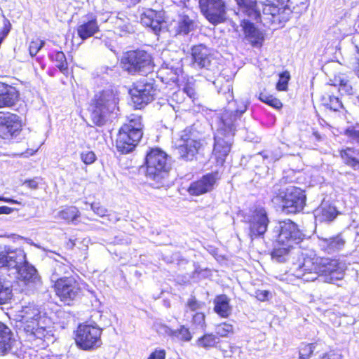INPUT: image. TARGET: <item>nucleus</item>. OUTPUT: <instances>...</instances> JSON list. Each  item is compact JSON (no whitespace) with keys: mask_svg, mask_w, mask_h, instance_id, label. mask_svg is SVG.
<instances>
[{"mask_svg":"<svg viewBox=\"0 0 359 359\" xmlns=\"http://www.w3.org/2000/svg\"><path fill=\"white\" fill-rule=\"evenodd\" d=\"M278 225V233L276 242L293 245L301 243L305 238L304 233L292 220L285 219L279 221Z\"/></svg>","mask_w":359,"mask_h":359,"instance_id":"4468645a","label":"nucleus"},{"mask_svg":"<svg viewBox=\"0 0 359 359\" xmlns=\"http://www.w3.org/2000/svg\"><path fill=\"white\" fill-rule=\"evenodd\" d=\"M20 116L11 111H0V138L11 141L18 137L22 130Z\"/></svg>","mask_w":359,"mask_h":359,"instance_id":"f8f14e48","label":"nucleus"},{"mask_svg":"<svg viewBox=\"0 0 359 359\" xmlns=\"http://www.w3.org/2000/svg\"><path fill=\"white\" fill-rule=\"evenodd\" d=\"M290 79L289 71L285 70L279 74V79L276 83V89L279 91H285L287 90L288 82Z\"/></svg>","mask_w":359,"mask_h":359,"instance_id":"a19ab883","label":"nucleus"},{"mask_svg":"<svg viewBox=\"0 0 359 359\" xmlns=\"http://www.w3.org/2000/svg\"><path fill=\"white\" fill-rule=\"evenodd\" d=\"M203 147L202 140L194 135V130L189 126L182 130L174 148L182 160L192 161Z\"/></svg>","mask_w":359,"mask_h":359,"instance_id":"9d476101","label":"nucleus"},{"mask_svg":"<svg viewBox=\"0 0 359 359\" xmlns=\"http://www.w3.org/2000/svg\"><path fill=\"white\" fill-rule=\"evenodd\" d=\"M100 30L97 18L93 15H90L86 21L82 22L76 27L78 36L82 40H86L92 37Z\"/></svg>","mask_w":359,"mask_h":359,"instance_id":"4be33fe9","label":"nucleus"},{"mask_svg":"<svg viewBox=\"0 0 359 359\" xmlns=\"http://www.w3.org/2000/svg\"><path fill=\"white\" fill-rule=\"evenodd\" d=\"M320 216L325 222H332L339 215L337 208L331 205L322 207L320 210Z\"/></svg>","mask_w":359,"mask_h":359,"instance_id":"4c0bfd02","label":"nucleus"},{"mask_svg":"<svg viewBox=\"0 0 359 359\" xmlns=\"http://www.w3.org/2000/svg\"><path fill=\"white\" fill-rule=\"evenodd\" d=\"M339 156L343 163L354 170H359V150L351 147L340 149Z\"/></svg>","mask_w":359,"mask_h":359,"instance_id":"5701e85b","label":"nucleus"},{"mask_svg":"<svg viewBox=\"0 0 359 359\" xmlns=\"http://www.w3.org/2000/svg\"><path fill=\"white\" fill-rule=\"evenodd\" d=\"M50 278L55 296L65 305L71 306L83 296L86 284L74 272L71 264L57 263Z\"/></svg>","mask_w":359,"mask_h":359,"instance_id":"f257e3e1","label":"nucleus"},{"mask_svg":"<svg viewBox=\"0 0 359 359\" xmlns=\"http://www.w3.org/2000/svg\"><path fill=\"white\" fill-rule=\"evenodd\" d=\"M245 222L248 225L249 237L251 240H254L264 237L270 220L265 208L257 206L251 210L249 219Z\"/></svg>","mask_w":359,"mask_h":359,"instance_id":"9b49d317","label":"nucleus"},{"mask_svg":"<svg viewBox=\"0 0 359 359\" xmlns=\"http://www.w3.org/2000/svg\"><path fill=\"white\" fill-rule=\"evenodd\" d=\"M327 108L334 111H339L344 108L342 102L339 97L334 95H329L328 100L325 103Z\"/></svg>","mask_w":359,"mask_h":359,"instance_id":"a18cd8bd","label":"nucleus"},{"mask_svg":"<svg viewBox=\"0 0 359 359\" xmlns=\"http://www.w3.org/2000/svg\"><path fill=\"white\" fill-rule=\"evenodd\" d=\"M120 65L122 69L130 75L149 72L154 67L151 55L140 48L124 52L120 59Z\"/></svg>","mask_w":359,"mask_h":359,"instance_id":"6e6552de","label":"nucleus"},{"mask_svg":"<svg viewBox=\"0 0 359 359\" xmlns=\"http://www.w3.org/2000/svg\"><path fill=\"white\" fill-rule=\"evenodd\" d=\"M344 135L350 138L353 141H355L359 143V130H356L354 128H348L344 132Z\"/></svg>","mask_w":359,"mask_h":359,"instance_id":"3c124183","label":"nucleus"},{"mask_svg":"<svg viewBox=\"0 0 359 359\" xmlns=\"http://www.w3.org/2000/svg\"><path fill=\"white\" fill-rule=\"evenodd\" d=\"M239 11L255 20L261 18V11L257 0H234Z\"/></svg>","mask_w":359,"mask_h":359,"instance_id":"393cba45","label":"nucleus"},{"mask_svg":"<svg viewBox=\"0 0 359 359\" xmlns=\"http://www.w3.org/2000/svg\"><path fill=\"white\" fill-rule=\"evenodd\" d=\"M217 349L222 353L224 358H231L236 350V346L229 342L217 344Z\"/></svg>","mask_w":359,"mask_h":359,"instance_id":"37998d69","label":"nucleus"},{"mask_svg":"<svg viewBox=\"0 0 359 359\" xmlns=\"http://www.w3.org/2000/svg\"><path fill=\"white\" fill-rule=\"evenodd\" d=\"M58 217L65 222L69 224L80 217L81 213L78 208L74 205L65 206L59 211Z\"/></svg>","mask_w":359,"mask_h":359,"instance_id":"2f4dec72","label":"nucleus"},{"mask_svg":"<svg viewBox=\"0 0 359 359\" xmlns=\"http://www.w3.org/2000/svg\"><path fill=\"white\" fill-rule=\"evenodd\" d=\"M180 94V92H176V93H173L172 95V99L173 100H176L177 102H179Z\"/></svg>","mask_w":359,"mask_h":359,"instance_id":"0e129e2a","label":"nucleus"},{"mask_svg":"<svg viewBox=\"0 0 359 359\" xmlns=\"http://www.w3.org/2000/svg\"><path fill=\"white\" fill-rule=\"evenodd\" d=\"M45 41L39 38L32 39L29 44V53L32 57L35 56L44 46Z\"/></svg>","mask_w":359,"mask_h":359,"instance_id":"49530a36","label":"nucleus"},{"mask_svg":"<svg viewBox=\"0 0 359 359\" xmlns=\"http://www.w3.org/2000/svg\"><path fill=\"white\" fill-rule=\"evenodd\" d=\"M219 179L217 171L206 173L191 182L187 191L192 196L204 195L213 190Z\"/></svg>","mask_w":359,"mask_h":359,"instance_id":"f3484780","label":"nucleus"},{"mask_svg":"<svg viewBox=\"0 0 359 359\" xmlns=\"http://www.w3.org/2000/svg\"><path fill=\"white\" fill-rule=\"evenodd\" d=\"M233 333V327L231 324L221 323L217 325L216 334L218 337H227Z\"/></svg>","mask_w":359,"mask_h":359,"instance_id":"79ce46f5","label":"nucleus"},{"mask_svg":"<svg viewBox=\"0 0 359 359\" xmlns=\"http://www.w3.org/2000/svg\"><path fill=\"white\" fill-rule=\"evenodd\" d=\"M318 345V341L302 342L298 348V359H310Z\"/></svg>","mask_w":359,"mask_h":359,"instance_id":"72a5a7b5","label":"nucleus"},{"mask_svg":"<svg viewBox=\"0 0 359 359\" xmlns=\"http://www.w3.org/2000/svg\"><path fill=\"white\" fill-rule=\"evenodd\" d=\"M20 96V91L15 86L0 82V109L15 106Z\"/></svg>","mask_w":359,"mask_h":359,"instance_id":"aec40b11","label":"nucleus"},{"mask_svg":"<svg viewBox=\"0 0 359 359\" xmlns=\"http://www.w3.org/2000/svg\"><path fill=\"white\" fill-rule=\"evenodd\" d=\"M344 244V240L339 237H332L327 241V247L331 249L340 248Z\"/></svg>","mask_w":359,"mask_h":359,"instance_id":"8fccbe9b","label":"nucleus"},{"mask_svg":"<svg viewBox=\"0 0 359 359\" xmlns=\"http://www.w3.org/2000/svg\"><path fill=\"white\" fill-rule=\"evenodd\" d=\"M172 334L182 341H190L192 339V334L187 327L182 325L178 329L172 332Z\"/></svg>","mask_w":359,"mask_h":359,"instance_id":"ea45409f","label":"nucleus"},{"mask_svg":"<svg viewBox=\"0 0 359 359\" xmlns=\"http://www.w3.org/2000/svg\"><path fill=\"white\" fill-rule=\"evenodd\" d=\"M39 178H32L28 179L24 181L23 184H25L27 188L34 190L38 189L39 187V182L37 181Z\"/></svg>","mask_w":359,"mask_h":359,"instance_id":"6e6d98bb","label":"nucleus"},{"mask_svg":"<svg viewBox=\"0 0 359 359\" xmlns=\"http://www.w3.org/2000/svg\"><path fill=\"white\" fill-rule=\"evenodd\" d=\"M12 289L9 287L5 286L0 281V304H5L9 302L12 299Z\"/></svg>","mask_w":359,"mask_h":359,"instance_id":"c03bdc74","label":"nucleus"},{"mask_svg":"<svg viewBox=\"0 0 359 359\" xmlns=\"http://www.w3.org/2000/svg\"><path fill=\"white\" fill-rule=\"evenodd\" d=\"M49 59L65 77L72 74V70L69 68V64L64 52L55 51L49 55Z\"/></svg>","mask_w":359,"mask_h":359,"instance_id":"c85d7f7f","label":"nucleus"},{"mask_svg":"<svg viewBox=\"0 0 359 359\" xmlns=\"http://www.w3.org/2000/svg\"><path fill=\"white\" fill-rule=\"evenodd\" d=\"M91 208L93 212L98 216L103 217L107 215V210L99 204L93 203Z\"/></svg>","mask_w":359,"mask_h":359,"instance_id":"864d4df0","label":"nucleus"},{"mask_svg":"<svg viewBox=\"0 0 359 359\" xmlns=\"http://www.w3.org/2000/svg\"><path fill=\"white\" fill-rule=\"evenodd\" d=\"M356 49V55L355 57V63L353 68V72L355 74V75L359 78V46H355Z\"/></svg>","mask_w":359,"mask_h":359,"instance_id":"bf43d9fd","label":"nucleus"},{"mask_svg":"<svg viewBox=\"0 0 359 359\" xmlns=\"http://www.w3.org/2000/svg\"><path fill=\"white\" fill-rule=\"evenodd\" d=\"M118 94L111 88L95 93L88 107L93 124L97 127L105 126L112 114L118 110Z\"/></svg>","mask_w":359,"mask_h":359,"instance_id":"20e7f679","label":"nucleus"},{"mask_svg":"<svg viewBox=\"0 0 359 359\" xmlns=\"http://www.w3.org/2000/svg\"><path fill=\"white\" fill-rule=\"evenodd\" d=\"M258 99L274 109H280L283 107V103L279 99L268 94L265 90L259 93Z\"/></svg>","mask_w":359,"mask_h":359,"instance_id":"f704fd0d","label":"nucleus"},{"mask_svg":"<svg viewBox=\"0 0 359 359\" xmlns=\"http://www.w3.org/2000/svg\"><path fill=\"white\" fill-rule=\"evenodd\" d=\"M240 25L245 38L252 46H261L264 41V35L255 25L249 20L243 19Z\"/></svg>","mask_w":359,"mask_h":359,"instance_id":"6ab92c4d","label":"nucleus"},{"mask_svg":"<svg viewBox=\"0 0 359 359\" xmlns=\"http://www.w3.org/2000/svg\"><path fill=\"white\" fill-rule=\"evenodd\" d=\"M269 292L268 290H257L255 291V297L260 302H265L268 299Z\"/></svg>","mask_w":359,"mask_h":359,"instance_id":"5fc2aeb1","label":"nucleus"},{"mask_svg":"<svg viewBox=\"0 0 359 359\" xmlns=\"http://www.w3.org/2000/svg\"><path fill=\"white\" fill-rule=\"evenodd\" d=\"M0 201H4L6 203H12V204H20V202H18V201H16L15 199H13L11 198H5L3 196H0Z\"/></svg>","mask_w":359,"mask_h":359,"instance_id":"680f3d73","label":"nucleus"},{"mask_svg":"<svg viewBox=\"0 0 359 359\" xmlns=\"http://www.w3.org/2000/svg\"><path fill=\"white\" fill-rule=\"evenodd\" d=\"M142 166L145 176L163 185L168 181L171 165L168 155L158 147L149 148L147 151Z\"/></svg>","mask_w":359,"mask_h":359,"instance_id":"0eeeda50","label":"nucleus"},{"mask_svg":"<svg viewBox=\"0 0 359 359\" xmlns=\"http://www.w3.org/2000/svg\"><path fill=\"white\" fill-rule=\"evenodd\" d=\"M196 22L194 19L187 14H180L175 28V35L187 36L196 30Z\"/></svg>","mask_w":359,"mask_h":359,"instance_id":"b1692460","label":"nucleus"},{"mask_svg":"<svg viewBox=\"0 0 359 359\" xmlns=\"http://www.w3.org/2000/svg\"><path fill=\"white\" fill-rule=\"evenodd\" d=\"M231 144L219 138L215 140L212 155L215 161L216 165L223 166L226 156L231 151Z\"/></svg>","mask_w":359,"mask_h":359,"instance_id":"a878e982","label":"nucleus"},{"mask_svg":"<svg viewBox=\"0 0 359 359\" xmlns=\"http://www.w3.org/2000/svg\"><path fill=\"white\" fill-rule=\"evenodd\" d=\"M48 75L53 76H54V74L53 72H48Z\"/></svg>","mask_w":359,"mask_h":359,"instance_id":"338daca9","label":"nucleus"},{"mask_svg":"<svg viewBox=\"0 0 359 359\" xmlns=\"http://www.w3.org/2000/svg\"><path fill=\"white\" fill-rule=\"evenodd\" d=\"M130 92L135 105L142 108L154 100L156 88L153 83L140 79L133 84Z\"/></svg>","mask_w":359,"mask_h":359,"instance_id":"dca6fc26","label":"nucleus"},{"mask_svg":"<svg viewBox=\"0 0 359 359\" xmlns=\"http://www.w3.org/2000/svg\"><path fill=\"white\" fill-rule=\"evenodd\" d=\"M165 350L162 348H156L149 354L147 359H165Z\"/></svg>","mask_w":359,"mask_h":359,"instance_id":"603ef678","label":"nucleus"},{"mask_svg":"<svg viewBox=\"0 0 359 359\" xmlns=\"http://www.w3.org/2000/svg\"><path fill=\"white\" fill-rule=\"evenodd\" d=\"M82 162L86 165H90L93 163L96 159V155L93 151H83L80 154Z\"/></svg>","mask_w":359,"mask_h":359,"instance_id":"de8ad7c7","label":"nucleus"},{"mask_svg":"<svg viewBox=\"0 0 359 359\" xmlns=\"http://www.w3.org/2000/svg\"><path fill=\"white\" fill-rule=\"evenodd\" d=\"M245 110L246 109L245 108L241 110H235L233 111L228 112L224 115L225 119H229L231 122H235L241 118V116L245 111Z\"/></svg>","mask_w":359,"mask_h":359,"instance_id":"09e8293b","label":"nucleus"},{"mask_svg":"<svg viewBox=\"0 0 359 359\" xmlns=\"http://www.w3.org/2000/svg\"><path fill=\"white\" fill-rule=\"evenodd\" d=\"M18 273L24 280L29 281L35 276L36 270L34 266L29 265L25 259V263L20 267Z\"/></svg>","mask_w":359,"mask_h":359,"instance_id":"c9c22d12","label":"nucleus"},{"mask_svg":"<svg viewBox=\"0 0 359 359\" xmlns=\"http://www.w3.org/2000/svg\"><path fill=\"white\" fill-rule=\"evenodd\" d=\"M313 135L314 136L315 140L318 142L321 141L324 137L323 135L316 130H313Z\"/></svg>","mask_w":359,"mask_h":359,"instance_id":"e2e57ef3","label":"nucleus"},{"mask_svg":"<svg viewBox=\"0 0 359 359\" xmlns=\"http://www.w3.org/2000/svg\"><path fill=\"white\" fill-rule=\"evenodd\" d=\"M67 244L69 246L70 248H73L74 246L75 245L74 241L71 239L69 240V241Z\"/></svg>","mask_w":359,"mask_h":359,"instance_id":"69168bd1","label":"nucleus"},{"mask_svg":"<svg viewBox=\"0 0 359 359\" xmlns=\"http://www.w3.org/2000/svg\"><path fill=\"white\" fill-rule=\"evenodd\" d=\"M183 92L185 93L190 98H192L193 100L196 98V93L192 86L187 85L184 87Z\"/></svg>","mask_w":359,"mask_h":359,"instance_id":"13d9d810","label":"nucleus"},{"mask_svg":"<svg viewBox=\"0 0 359 359\" xmlns=\"http://www.w3.org/2000/svg\"><path fill=\"white\" fill-rule=\"evenodd\" d=\"M13 211V209L12 208L3 205L0 206V215H9L12 213Z\"/></svg>","mask_w":359,"mask_h":359,"instance_id":"052dcab7","label":"nucleus"},{"mask_svg":"<svg viewBox=\"0 0 359 359\" xmlns=\"http://www.w3.org/2000/svg\"><path fill=\"white\" fill-rule=\"evenodd\" d=\"M191 57L193 62L200 68H207L210 65V50L203 44L195 45L191 48Z\"/></svg>","mask_w":359,"mask_h":359,"instance_id":"412c9836","label":"nucleus"},{"mask_svg":"<svg viewBox=\"0 0 359 359\" xmlns=\"http://www.w3.org/2000/svg\"><path fill=\"white\" fill-rule=\"evenodd\" d=\"M218 344L217 336L212 332L204 333L196 341V344L198 348L205 350L216 348Z\"/></svg>","mask_w":359,"mask_h":359,"instance_id":"7c9ffc66","label":"nucleus"},{"mask_svg":"<svg viewBox=\"0 0 359 359\" xmlns=\"http://www.w3.org/2000/svg\"><path fill=\"white\" fill-rule=\"evenodd\" d=\"M286 180L282 178L275 185L271 202L278 205L286 215L302 212L306 205V194L304 189L296 186L285 187Z\"/></svg>","mask_w":359,"mask_h":359,"instance_id":"39448f33","label":"nucleus"},{"mask_svg":"<svg viewBox=\"0 0 359 359\" xmlns=\"http://www.w3.org/2000/svg\"><path fill=\"white\" fill-rule=\"evenodd\" d=\"M144 124L141 116L131 114L118 128L115 147L121 155L133 152L143 137Z\"/></svg>","mask_w":359,"mask_h":359,"instance_id":"423d86ee","label":"nucleus"},{"mask_svg":"<svg viewBox=\"0 0 359 359\" xmlns=\"http://www.w3.org/2000/svg\"><path fill=\"white\" fill-rule=\"evenodd\" d=\"M339 90H343L347 94H352V87L347 81L341 80L339 84Z\"/></svg>","mask_w":359,"mask_h":359,"instance_id":"4d7b16f0","label":"nucleus"},{"mask_svg":"<svg viewBox=\"0 0 359 359\" xmlns=\"http://www.w3.org/2000/svg\"><path fill=\"white\" fill-rule=\"evenodd\" d=\"M292 247L293 245L287 243L276 242V245L271 252V256L278 262H284L285 257L289 254Z\"/></svg>","mask_w":359,"mask_h":359,"instance_id":"473e14b6","label":"nucleus"},{"mask_svg":"<svg viewBox=\"0 0 359 359\" xmlns=\"http://www.w3.org/2000/svg\"><path fill=\"white\" fill-rule=\"evenodd\" d=\"M290 0H265L262 2V14L272 21H287L291 13Z\"/></svg>","mask_w":359,"mask_h":359,"instance_id":"2eb2a0df","label":"nucleus"},{"mask_svg":"<svg viewBox=\"0 0 359 359\" xmlns=\"http://www.w3.org/2000/svg\"><path fill=\"white\" fill-rule=\"evenodd\" d=\"M102 329L97 325L79 324L74 331V342L81 350L90 351L102 345Z\"/></svg>","mask_w":359,"mask_h":359,"instance_id":"1a4fd4ad","label":"nucleus"},{"mask_svg":"<svg viewBox=\"0 0 359 359\" xmlns=\"http://www.w3.org/2000/svg\"><path fill=\"white\" fill-rule=\"evenodd\" d=\"M191 323L194 328L205 330L207 327L206 315L204 312H196L191 318Z\"/></svg>","mask_w":359,"mask_h":359,"instance_id":"e433bc0d","label":"nucleus"},{"mask_svg":"<svg viewBox=\"0 0 359 359\" xmlns=\"http://www.w3.org/2000/svg\"><path fill=\"white\" fill-rule=\"evenodd\" d=\"M25 259L26 255L21 250L16 249L7 252H0V268L14 269L18 271L22 264L25 263Z\"/></svg>","mask_w":359,"mask_h":359,"instance_id":"a211bd4d","label":"nucleus"},{"mask_svg":"<svg viewBox=\"0 0 359 359\" xmlns=\"http://www.w3.org/2000/svg\"><path fill=\"white\" fill-rule=\"evenodd\" d=\"M141 20L146 26L151 27L156 33L161 29V21L158 13L153 9L147 10L142 15Z\"/></svg>","mask_w":359,"mask_h":359,"instance_id":"c756f323","label":"nucleus"},{"mask_svg":"<svg viewBox=\"0 0 359 359\" xmlns=\"http://www.w3.org/2000/svg\"><path fill=\"white\" fill-rule=\"evenodd\" d=\"M343 275L339 259L316 255H306L294 271L296 277L305 281H313L320 276L340 280Z\"/></svg>","mask_w":359,"mask_h":359,"instance_id":"f03ea898","label":"nucleus"},{"mask_svg":"<svg viewBox=\"0 0 359 359\" xmlns=\"http://www.w3.org/2000/svg\"><path fill=\"white\" fill-rule=\"evenodd\" d=\"M17 318L26 337L35 342L36 346H43L53 337L51 330L45 322L46 317L36 306L28 304L22 306Z\"/></svg>","mask_w":359,"mask_h":359,"instance_id":"7ed1b4c3","label":"nucleus"},{"mask_svg":"<svg viewBox=\"0 0 359 359\" xmlns=\"http://www.w3.org/2000/svg\"><path fill=\"white\" fill-rule=\"evenodd\" d=\"M198 4L201 13L212 25L226 21V6L224 0H199Z\"/></svg>","mask_w":359,"mask_h":359,"instance_id":"ddd939ff","label":"nucleus"},{"mask_svg":"<svg viewBox=\"0 0 359 359\" xmlns=\"http://www.w3.org/2000/svg\"><path fill=\"white\" fill-rule=\"evenodd\" d=\"M13 341L11 330L0 321V355L8 354L12 349Z\"/></svg>","mask_w":359,"mask_h":359,"instance_id":"cd10ccee","label":"nucleus"},{"mask_svg":"<svg viewBox=\"0 0 359 359\" xmlns=\"http://www.w3.org/2000/svg\"><path fill=\"white\" fill-rule=\"evenodd\" d=\"M205 305V302L199 301L196 296H191L187 301L185 306L187 312H200L199 310Z\"/></svg>","mask_w":359,"mask_h":359,"instance_id":"58836bf2","label":"nucleus"},{"mask_svg":"<svg viewBox=\"0 0 359 359\" xmlns=\"http://www.w3.org/2000/svg\"><path fill=\"white\" fill-rule=\"evenodd\" d=\"M213 311L220 318H227L232 313V306L230 304V299L224 294L215 297L213 301Z\"/></svg>","mask_w":359,"mask_h":359,"instance_id":"bb28decb","label":"nucleus"}]
</instances>
